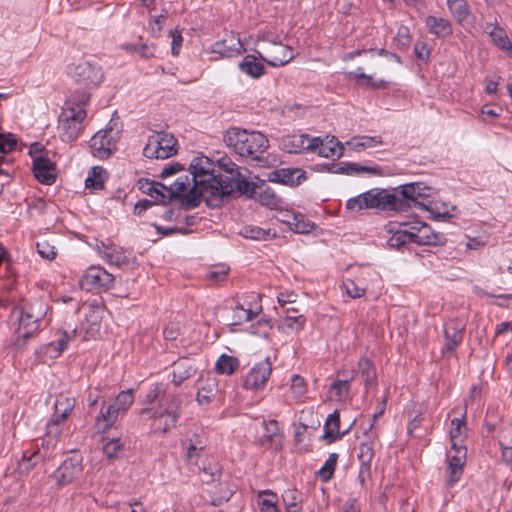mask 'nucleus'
<instances>
[{
  "mask_svg": "<svg viewBox=\"0 0 512 512\" xmlns=\"http://www.w3.org/2000/svg\"><path fill=\"white\" fill-rule=\"evenodd\" d=\"M142 414H147L152 420L151 428L156 433H167L174 428L180 418L181 398L167 392L163 383H155L145 396Z\"/></svg>",
  "mask_w": 512,
  "mask_h": 512,
  "instance_id": "nucleus-1",
  "label": "nucleus"
},
{
  "mask_svg": "<svg viewBox=\"0 0 512 512\" xmlns=\"http://www.w3.org/2000/svg\"><path fill=\"white\" fill-rule=\"evenodd\" d=\"M189 169L193 185L189 190L186 207L198 206L201 199H205L209 206H217L215 195L218 189H221L223 177L215 175L213 162L206 156L195 157L191 161Z\"/></svg>",
  "mask_w": 512,
  "mask_h": 512,
  "instance_id": "nucleus-2",
  "label": "nucleus"
},
{
  "mask_svg": "<svg viewBox=\"0 0 512 512\" xmlns=\"http://www.w3.org/2000/svg\"><path fill=\"white\" fill-rule=\"evenodd\" d=\"M413 193H415V187L406 184L397 187L393 193L385 189L374 188L347 200L346 209L351 212H359L364 209L403 212L405 210L404 199L411 198Z\"/></svg>",
  "mask_w": 512,
  "mask_h": 512,
  "instance_id": "nucleus-3",
  "label": "nucleus"
},
{
  "mask_svg": "<svg viewBox=\"0 0 512 512\" xmlns=\"http://www.w3.org/2000/svg\"><path fill=\"white\" fill-rule=\"evenodd\" d=\"M48 310L49 305L39 298L24 301L14 308V313L18 316L16 346L23 348L26 341L41 329Z\"/></svg>",
  "mask_w": 512,
  "mask_h": 512,
  "instance_id": "nucleus-4",
  "label": "nucleus"
},
{
  "mask_svg": "<svg viewBox=\"0 0 512 512\" xmlns=\"http://www.w3.org/2000/svg\"><path fill=\"white\" fill-rule=\"evenodd\" d=\"M90 94L84 90L72 94L66 101L65 107L59 117L60 137L64 142H72L78 138L82 131V122L86 118V109Z\"/></svg>",
  "mask_w": 512,
  "mask_h": 512,
  "instance_id": "nucleus-5",
  "label": "nucleus"
},
{
  "mask_svg": "<svg viewBox=\"0 0 512 512\" xmlns=\"http://www.w3.org/2000/svg\"><path fill=\"white\" fill-rule=\"evenodd\" d=\"M223 141L239 156L253 160H259L268 148V139L264 134L239 127L228 129L224 133Z\"/></svg>",
  "mask_w": 512,
  "mask_h": 512,
  "instance_id": "nucleus-6",
  "label": "nucleus"
},
{
  "mask_svg": "<svg viewBox=\"0 0 512 512\" xmlns=\"http://www.w3.org/2000/svg\"><path fill=\"white\" fill-rule=\"evenodd\" d=\"M406 185L414 186L415 193L411 198L404 199L406 201H404L405 210L403 212H407L411 208H418L430 212L435 219L452 217L447 204L431 200L434 193L432 187L426 186L422 182H412Z\"/></svg>",
  "mask_w": 512,
  "mask_h": 512,
  "instance_id": "nucleus-7",
  "label": "nucleus"
},
{
  "mask_svg": "<svg viewBox=\"0 0 512 512\" xmlns=\"http://www.w3.org/2000/svg\"><path fill=\"white\" fill-rule=\"evenodd\" d=\"M75 403V398L66 394H59L56 397L54 413L46 425V441L48 444L56 445L61 433V423L69 417L71 411L75 407Z\"/></svg>",
  "mask_w": 512,
  "mask_h": 512,
  "instance_id": "nucleus-8",
  "label": "nucleus"
},
{
  "mask_svg": "<svg viewBox=\"0 0 512 512\" xmlns=\"http://www.w3.org/2000/svg\"><path fill=\"white\" fill-rule=\"evenodd\" d=\"M177 140L165 131L154 132L143 149V153L150 159H167L176 153Z\"/></svg>",
  "mask_w": 512,
  "mask_h": 512,
  "instance_id": "nucleus-9",
  "label": "nucleus"
},
{
  "mask_svg": "<svg viewBox=\"0 0 512 512\" xmlns=\"http://www.w3.org/2000/svg\"><path fill=\"white\" fill-rule=\"evenodd\" d=\"M120 133L119 129L112 128L111 126L95 133L90 140L92 155L99 159H107L111 156L117 149Z\"/></svg>",
  "mask_w": 512,
  "mask_h": 512,
  "instance_id": "nucleus-10",
  "label": "nucleus"
},
{
  "mask_svg": "<svg viewBox=\"0 0 512 512\" xmlns=\"http://www.w3.org/2000/svg\"><path fill=\"white\" fill-rule=\"evenodd\" d=\"M69 74L79 85L86 89L95 88L104 78L102 68L90 61H81L70 67Z\"/></svg>",
  "mask_w": 512,
  "mask_h": 512,
  "instance_id": "nucleus-11",
  "label": "nucleus"
},
{
  "mask_svg": "<svg viewBox=\"0 0 512 512\" xmlns=\"http://www.w3.org/2000/svg\"><path fill=\"white\" fill-rule=\"evenodd\" d=\"M80 286L87 291H107L114 286L115 277L101 266L88 267L80 279Z\"/></svg>",
  "mask_w": 512,
  "mask_h": 512,
  "instance_id": "nucleus-12",
  "label": "nucleus"
},
{
  "mask_svg": "<svg viewBox=\"0 0 512 512\" xmlns=\"http://www.w3.org/2000/svg\"><path fill=\"white\" fill-rule=\"evenodd\" d=\"M235 192L252 198L257 194L256 185L243 177L241 173L233 178H228L227 180L222 179L221 189H218L215 195V197H217V206L222 203L224 197L231 196Z\"/></svg>",
  "mask_w": 512,
  "mask_h": 512,
  "instance_id": "nucleus-13",
  "label": "nucleus"
},
{
  "mask_svg": "<svg viewBox=\"0 0 512 512\" xmlns=\"http://www.w3.org/2000/svg\"><path fill=\"white\" fill-rule=\"evenodd\" d=\"M83 470L82 457L74 453L67 457L64 462L52 474V478L59 486H65L72 483Z\"/></svg>",
  "mask_w": 512,
  "mask_h": 512,
  "instance_id": "nucleus-14",
  "label": "nucleus"
},
{
  "mask_svg": "<svg viewBox=\"0 0 512 512\" xmlns=\"http://www.w3.org/2000/svg\"><path fill=\"white\" fill-rule=\"evenodd\" d=\"M97 251L108 264L119 268L131 266L135 263V257L130 252L114 243L101 242L97 245Z\"/></svg>",
  "mask_w": 512,
  "mask_h": 512,
  "instance_id": "nucleus-15",
  "label": "nucleus"
},
{
  "mask_svg": "<svg viewBox=\"0 0 512 512\" xmlns=\"http://www.w3.org/2000/svg\"><path fill=\"white\" fill-rule=\"evenodd\" d=\"M272 372V364L269 358L255 364L243 380V387L247 390L262 389L267 383Z\"/></svg>",
  "mask_w": 512,
  "mask_h": 512,
  "instance_id": "nucleus-16",
  "label": "nucleus"
},
{
  "mask_svg": "<svg viewBox=\"0 0 512 512\" xmlns=\"http://www.w3.org/2000/svg\"><path fill=\"white\" fill-rule=\"evenodd\" d=\"M260 58L273 67L283 66L293 59V52L281 43H269L263 52H258Z\"/></svg>",
  "mask_w": 512,
  "mask_h": 512,
  "instance_id": "nucleus-17",
  "label": "nucleus"
},
{
  "mask_svg": "<svg viewBox=\"0 0 512 512\" xmlns=\"http://www.w3.org/2000/svg\"><path fill=\"white\" fill-rule=\"evenodd\" d=\"M385 231L390 234L387 244L391 248H401L407 243H413V231L408 223L390 221L385 225Z\"/></svg>",
  "mask_w": 512,
  "mask_h": 512,
  "instance_id": "nucleus-18",
  "label": "nucleus"
},
{
  "mask_svg": "<svg viewBox=\"0 0 512 512\" xmlns=\"http://www.w3.org/2000/svg\"><path fill=\"white\" fill-rule=\"evenodd\" d=\"M46 440L47 437L45 436L42 440L43 451L37 445L36 448H32L31 450L24 452L21 461L18 463V469L21 474L29 473L37 463L50 456L49 449L55 445L48 444Z\"/></svg>",
  "mask_w": 512,
  "mask_h": 512,
  "instance_id": "nucleus-19",
  "label": "nucleus"
},
{
  "mask_svg": "<svg viewBox=\"0 0 512 512\" xmlns=\"http://www.w3.org/2000/svg\"><path fill=\"white\" fill-rule=\"evenodd\" d=\"M33 172L35 178L42 184L51 185L56 180L55 164L45 156H36L33 159Z\"/></svg>",
  "mask_w": 512,
  "mask_h": 512,
  "instance_id": "nucleus-20",
  "label": "nucleus"
},
{
  "mask_svg": "<svg viewBox=\"0 0 512 512\" xmlns=\"http://www.w3.org/2000/svg\"><path fill=\"white\" fill-rule=\"evenodd\" d=\"M278 220L286 224L295 233L304 234L310 232L314 225L305 219L304 215L290 210L280 209Z\"/></svg>",
  "mask_w": 512,
  "mask_h": 512,
  "instance_id": "nucleus-21",
  "label": "nucleus"
},
{
  "mask_svg": "<svg viewBox=\"0 0 512 512\" xmlns=\"http://www.w3.org/2000/svg\"><path fill=\"white\" fill-rule=\"evenodd\" d=\"M244 51L240 38L235 34L227 35L224 39L212 45V52L221 57L231 58L239 56Z\"/></svg>",
  "mask_w": 512,
  "mask_h": 512,
  "instance_id": "nucleus-22",
  "label": "nucleus"
},
{
  "mask_svg": "<svg viewBox=\"0 0 512 512\" xmlns=\"http://www.w3.org/2000/svg\"><path fill=\"white\" fill-rule=\"evenodd\" d=\"M318 137L310 138L307 134L291 135L283 138L282 148L288 153H304L311 151Z\"/></svg>",
  "mask_w": 512,
  "mask_h": 512,
  "instance_id": "nucleus-23",
  "label": "nucleus"
},
{
  "mask_svg": "<svg viewBox=\"0 0 512 512\" xmlns=\"http://www.w3.org/2000/svg\"><path fill=\"white\" fill-rule=\"evenodd\" d=\"M464 326L456 321H449L445 324L443 351L452 352L463 340Z\"/></svg>",
  "mask_w": 512,
  "mask_h": 512,
  "instance_id": "nucleus-24",
  "label": "nucleus"
},
{
  "mask_svg": "<svg viewBox=\"0 0 512 512\" xmlns=\"http://www.w3.org/2000/svg\"><path fill=\"white\" fill-rule=\"evenodd\" d=\"M269 179L274 182L297 186L301 183L302 179H305V172L298 168H282L274 170Z\"/></svg>",
  "mask_w": 512,
  "mask_h": 512,
  "instance_id": "nucleus-25",
  "label": "nucleus"
},
{
  "mask_svg": "<svg viewBox=\"0 0 512 512\" xmlns=\"http://www.w3.org/2000/svg\"><path fill=\"white\" fill-rule=\"evenodd\" d=\"M344 146L332 137L330 140L324 142L318 137V142L313 143L311 152L317 153L321 157L334 158L341 157L343 154Z\"/></svg>",
  "mask_w": 512,
  "mask_h": 512,
  "instance_id": "nucleus-26",
  "label": "nucleus"
},
{
  "mask_svg": "<svg viewBox=\"0 0 512 512\" xmlns=\"http://www.w3.org/2000/svg\"><path fill=\"white\" fill-rule=\"evenodd\" d=\"M265 433L260 439L262 445L270 448L280 449L282 447L283 434L280 432L279 424L276 420L263 421Z\"/></svg>",
  "mask_w": 512,
  "mask_h": 512,
  "instance_id": "nucleus-27",
  "label": "nucleus"
},
{
  "mask_svg": "<svg viewBox=\"0 0 512 512\" xmlns=\"http://www.w3.org/2000/svg\"><path fill=\"white\" fill-rule=\"evenodd\" d=\"M365 435L368 437V440L360 444L358 459L360 465L371 466L374 458L375 439L378 437L377 433L373 431V423L369 425V428L365 431Z\"/></svg>",
  "mask_w": 512,
  "mask_h": 512,
  "instance_id": "nucleus-28",
  "label": "nucleus"
},
{
  "mask_svg": "<svg viewBox=\"0 0 512 512\" xmlns=\"http://www.w3.org/2000/svg\"><path fill=\"white\" fill-rule=\"evenodd\" d=\"M483 30L491 37L492 42L498 48L506 51L512 48V43L509 40L505 30L499 27L497 24L486 23L483 27Z\"/></svg>",
  "mask_w": 512,
  "mask_h": 512,
  "instance_id": "nucleus-29",
  "label": "nucleus"
},
{
  "mask_svg": "<svg viewBox=\"0 0 512 512\" xmlns=\"http://www.w3.org/2000/svg\"><path fill=\"white\" fill-rule=\"evenodd\" d=\"M413 231V243L420 245H437L440 242V235L433 233L425 223L420 226H411Z\"/></svg>",
  "mask_w": 512,
  "mask_h": 512,
  "instance_id": "nucleus-30",
  "label": "nucleus"
},
{
  "mask_svg": "<svg viewBox=\"0 0 512 512\" xmlns=\"http://www.w3.org/2000/svg\"><path fill=\"white\" fill-rule=\"evenodd\" d=\"M425 24L429 32L438 38L448 37L452 33L451 24L447 19L430 15L426 17Z\"/></svg>",
  "mask_w": 512,
  "mask_h": 512,
  "instance_id": "nucleus-31",
  "label": "nucleus"
},
{
  "mask_svg": "<svg viewBox=\"0 0 512 512\" xmlns=\"http://www.w3.org/2000/svg\"><path fill=\"white\" fill-rule=\"evenodd\" d=\"M358 372L362 377L366 391L376 387V369L370 360L361 358L358 362Z\"/></svg>",
  "mask_w": 512,
  "mask_h": 512,
  "instance_id": "nucleus-32",
  "label": "nucleus"
},
{
  "mask_svg": "<svg viewBox=\"0 0 512 512\" xmlns=\"http://www.w3.org/2000/svg\"><path fill=\"white\" fill-rule=\"evenodd\" d=\"M340 415L337 410L329 414L324 423V434L323 439H328V443H333L337 439H340L345 433H340Z\"/></svg>",
  "mask_w": 512,
  "mask_h": 512,
  "instance_id": "nucleus-33",
  "label": "nucleus"
},
{
  "mask_svg": "<svg viewBox=\"0 0 512 512\" xmlns=\"http://www.w3.org/2000/svg\"><path fill=\"white\" fill-rule=\"evenodd\" d=\"M119 414L115 405L110 404L107 407L103 405L99 415L96 417L95 426L97 430L104 432L109 429L115 423Z\"/></svg>",
  "mask_w": 512,
  "mask_h": 512,
  "instance_id": "nucleus-34",
  "label": "nucleus"
},
{
  "mask_svg": "<svg viewBox=\"0 0 512 512\" xmlns=\"http://www.w3.org/2000/svg\"><path fill=\"white\" fill-rule=\"evenodd\" d=\"M502 460L510 464L512 462V425L501 427L499 435Z\"/></svg>",
  "mask_w": 512,
  "mask_h": 512,
  "instance_id": "nucleus-35",
  "label": "nucleus"
},
{
  "mask_svg": "<svg viewBox=\"0 0 512 512\" xmlns=\"http://www.w3.org/2000/svg\"><path fill=\"white\" fill-rule=\"evenodd\" d=\"M218 392L217 381L213 377L204 380L202 386L199 387L196 400L200 405L209 404Z\"/></svg>",
  "mask_w": 512,
  "mask_h": 512,
  "instance_id": "nucleus-36",
  "label": "nucleus"
},
{
  "mask_svg": "<svg viewBox=\"0 0 512 512\" xmlns=\"http://www.w3.org/2000/svg\"><path fill=\"white\" fill-rule=\"evenodd\" d=\"M239 68L242 72L253 78H259L266 72L265 66L257 61L254 55H246L239 63Z\"/></svg>",
  "mask_w": 512,
  "mask_h": 512,
  "instance_id": "nucleus-37",
  "label": "nucleus"
},
{
  "mask_svg": "<svg viewBox=\"0 0 512 512\" xmlns=\"http://www.w3.org/2000/svg\"><path fill=\"white\" fill-rule=\"evenodd\" d=\"M195 374L194 367L188 360L182 359L174 364L172 382L174 385L179 386L185 380L189 379Z\"/></svg>",
  "mask_w": 512,
  "mask_h": 512,
  "instance_id": "nucleus-38",
  "label": "nucleus"
},
{
  "mask_svg": "<svg viewBox=\"0 0 512 512\" xmlns=\"http://www.w3.org/2000/svg\"><path fill=\"white\" fill-rule=\"evenodd\" d=\"M257 198L261 205L269 209L280 210L282 208L283 200L270 187L261 189L257 193Z\"/></svg>",
  "mask_w": 512,
  "mask_h": 512,
  "instance_id": "nucleus-39",
  "label": "nucleus"
},
{
  "mask_svg": "<svg viewBox=\"0 0 512 512\" xmlns=\"http://www.w3.org/2000/svg\"><path fill=\"white\" fill-rule=\"evenodd\" d=\"M106 179L107 171L100 166H94L90 169L85 180L86 188L100 190L104 187V182Z\"/></svg>",
  "mask_w": 512,
  "mask_h": 512,
  "instance_id": "nucleus-40",
  "label": "nucleus"
},
{
  "mask_svg": "<svg viewBox=\"0 0 512 512\" xmlns=\"http://www.w3.org/2000/svg\"><path fill=\"white\" fill-rule=\"evenodd\" d=\"M347 146L354 151H361L367 148H373L382 144L380 136H361L347 141Z\"/></svg>",
  "mask_w": 512,
  "mask_h": 512,
  "instance_id": "nucleus-41",
  "label": "nucleus"
},
{
  "mask_svg": "<svg viewBox=\"0 0 512 512\" xmlns=\"http://www.w3.org/2000/svg\"><path fill=\"white\" fill-rule=\"evenodd\" d=\"M465 457H466L465 455L459 454V455H454L449 458V465H448L449 477L447 480V484L449 486H452L454 483H456L460 479V477L462 475Z\"/></svg>",
  "mask_w": 512,
  "mask_h": 512,
  "instance_id": "nucleus-42",
  "label": "nucleus"
},
{
  "mask_svg": "<svg viewBox=\"0 0 512 512\" xmlns=\"http://www.w3.org/2000/svg\"><path fill=\"white\" fill-rule=\"evenodd\" d=\"M277 495L271 490H263L258 494L260 512H280L276 505Z\"/></svg>",
  "mask_w": 512,
  "mask_h": 512,
  "instance_id": "nucleus-43",
  "label": "nucleus"
},
{
  "mask_svg": "<svg viewBox=\"0 0 512 512\" xmlns=\"http://www.w3.org/2000/svg\"><path fill=\"white\" fill-rule=\"evenodd\" d=\"M240 234L247 239L258 240V241L259 240H267L271 237L276 236L275 232L272 233L270 229H263L261 227L253 226V225L244 226L241 229Z\"/></svg>",
  "mask_w": 512,
  "mask_h": 512,
  "instance_id": "nucleus-44",
  "label": "nucleus"
},
{
  "mask_svg": "<svg viewBox=\"0 0 512 512\" xmlns=\"http://www.w3.org/2000/svg\"><path fill=\"white\" fill-rule=\"evenodd\" d=\"M239 367V361L233 356L222 354L216 364L215 369L220 374L232 375Z\"/></svg>",
  "mask_w": 512,
  "mask_h": 512,
  "instance_id": "nucleus-45",
  "label": "nucleus"
},
{
  "mask_svg": "<svg viewBox=\"0 0 512 512\" xmlns=\"http://www.w3.org/2000/svg\"><path fill=\"white\" fill-rule=\"evenodd\" d=\"M306 322V318L303 315L296 316H284L281 321L279 328L285 332L290 333L293 331H299L303 328Z\"/></svg>",
  "mask_w": 512,
  "mask_h": 512,
  "instance_id": "nucleus-46",
  "label": "nucleus"
},
{
  "mask_svg": "<svg viewBox=\"0 0 512 512\" xmlns=\"http://www.w3.org/2000/svg\"><path fill=\"white\" fill-rule=\"evenodd\" d=\"M143 188L149 196L159 202L166 203L170 200L169 197H167V186L159 182H147L146 187Z\"/></svg>",
  "mask_w": 512,
  "mask_h": 512,
  "instance_id": "nucleus-47",
  "label": "nucleus"
},
{
  "mask_svg": "<svg viewBox=\"0 0 512 512\" xmlns=\"http://www.w3.org/2000/svg\"><path fill=\"white\" fill-rule=\"evenodd\" d=\"M348 75L358 82L360 80H365V86L373 89H382L386 87V82L383 80H374L372 76L364 73L362 67H358L355 71H351Z\"/></svg>",
  "mask_w": 512,
  "mask_h": 512,
  "instance_id": "nucleus-48",
  "label": "nucleus"
},
{
  "mask_svg": "<svg viewBox=\"0 0 512 512\" xmlns=\"http://www.w3.org/2000/svg\"><path fill=\"white\" fill-rule=\"evenodd\" d=\"M134 402V390L121 391L115 398L113 405L119 413H125Z\"/></svg>",
  "mask_w": 512,
  "mask_h": 512,
  "instance_id": "nucleus-49",
  "label": "nucleus"
},
{
  "mask_svg": "<svg viewBox=\"0 0 512 512\" xmlns=\"http://www.w3.org/2000/svg\"><path fill=\"white\" fill-rule=\"evenodd\" d=\"M190 186V180L187 175L177 178L170 187H167V197L169 199L177 198L181 193L188 190Z\"/></svg>",
  "mask_w": 512,
  "mask_h": 512,
  "instance_id": "nucleus-50",
  "label": "nucleus"
},
{
  "mask_svg": "<svg viewBox=\"0 0 512 512\" xmlns=\"http://www.w3.org/2000/svg\"><path fill=\"white\" fill-rule=\"evenodd\" d=\"M338 461V454L337 453H331L327 460L325 461L324 465L320 468L318 471V476L320 479L324 482L329 481L335 472V468Z\"/></svg>",
  "mask_w": 512,
  "mask_h": 512,
  "instance_id": "nucleus-51",
  "label": "nucleus"
},
{
  "mask_svg": "<svg viewBox=\"0 0 512 512\" xmlns=\"http://www.w3.org/2000/svg\"><path fill=\"white\" fill-rule=\"evenodd\" d=\"M123 447L119 438H112L103 444V452L108 459H118L123 454Z\"/></svg>",
  "mask_w": 512,
  "mask_h": 512,
  "instance_id": "nucleus-52",
  "label": "nucleus"
},
{
  "mask_svg": "<svg viewBox=\"0 0 512 512\" xmlns=\"http://www.w3.org/2000/svg\"><path fill=\"white\" fill-rule=\"evenodd\" d=\"M218 166L221 170L225 171L228 176L223 177V180H227L228 178H233L239 175L238 166L231 160L228 156H222L217 159Z\"/></svg>",
  "mask_w": 512,
  "mask_h": 512,
  "instance_id": "nucleus-53",
  "label": "nucleus"
},
{
  "mask_svg": "<svg viewBox=\"0 0 512 512\" xmlns=\"http://www.w3.org/2000/svg\"><path fill=\"white\" fill-rule=\"evenodd\" d=\"M69 340V334L66 331L62 332L61 337L57 341L47 345V352H54L52 356L58 357L66 349Z\"/></svg>",
  "mask_w": 512,
  "mask_h": 512,
  "instance_id": "nucleus-54",
  "label": "nucleus"
},
{
  "mask_svg": "<svg viewBox=\"0 0 512 512\" xmlns=\"http://www.w3.org/2000/svg\"><path fill=\"white\" fill-rule=\"evenodd\" d=\"M17 144V139L12 133H0V153L7 154L12 152ZM2 157L0 156V161Z\"/></svg>",
  "mask_w": 512,
  "mask_h": 512,
  "instance_id": "nucleus-55",
  "label": "nucleus"
},
{
  "mask_svg": "<svg viewBox=\"0 0 512 512\" xmlns=\"http://www.w3.org/2000/svg\"><path fill=\"white\" fill-rule=\"evenodd\" d=\"M466 425L463 419L454 418L451 421L450 438L464 439Z\"/></svg>",
  "mask_w": 512,
  "mask_h": 512,
  "instance_id": "nucleus-56",
  "label": "nucleus"
},
{
  "mask_svg": "<svg viewBox=\"0 0 512 512\" xmlns=\"http://www.w3.org/2000/svg\"><path fill=\"white\" fill-rule=\"evenodd\" d=\"M449 10L458 21H463L468 16V8L465 0H459L449 7Z\"/></svg>",
  "mask_w": 512,
  "mask_h": 512,
  "instance_id": "nucleus-57",
  "label": "nucleus"
},
{
  "mask_svg": "<svg viewBox=\"0 0 512 512\" xmlns=\"http://www.w3.org/2000/svg\"><path fill=\"white\" fill-rule=\"evenodd\" d=\"M343 286L346 293L352 298H360L365 294V288L359 286L354 280H345Z\"/></svg>",
  "mask_w": 512,
  "mask_h": 512,
  "instance_id": "nucleus-58",
  "label": "nucleus"
},
{
  "mask_svg": "<svg viewBox=\"0 0 512 512\" xmlns=\"http://www.w3.org/2000/svg\"><path fill=\"white\" fill-rule=\"evenodd\" d=\"M351 380H353V376L345 379H337L332 384L331 389L335 391L338 397L347 396L349 393V383Z\"/></svg>",
  "mask_w": 512,
  "mask_h": 512,
  "instance_id": "nucleus-59",
  "label": "nucleus"
},
{
  "mask_svg": "<svg viewBox=\"0 0 512 512\" xmlns=\"http://www.w3.org/2000/svg\"><path fill=\"white\" fill-rule=\"evenodd\" d=\"M234 317L237 319V323H241L251 321L255 317V314L251 309L237 305L234 310Z\"/></svg>",
  "mask_w": 512,
  "mask_h": 512,
  "instance_id": "nucleus-60",
  "label": "nucleus"
},
{
  "mask_svg": "<svg viewBox=\"0 0 512 512\" xmlns=\"http://www.w3.org/2000/svg\"><path fill=\"white\" fill-rule=\"evenodd\" d=\"M37 251L44 259L52 260L56 257L55 248L47 242L37 243Z\"/></svg>",
  "mask_w": 512,
  "mask_h": 512,
  "instance_id": "nucleus-61",
  "label": "nucleus"
},
{
  "mask_svg": "<svg viewBox=\"0 0 512 512\" xmlns=\"http://www.w3.org/2000/svg\"><path fill=\"white\" fill-rule=\"evenodd\" d=\"M414 54L418 59L427 61L430 55V49L427 43L424 41H417L414 45Z\"/></svg>",
  "mask_w": 512,
  "mask_h": 512,
  "instance_id": "nucleus-62",
  "label": "nucleus"
},
{
  "mask_svg": "<svg viewBox=\"0 0 512 512\" xmlns=\"http://www.w3.org/2000/svg\"><path fill=\"white\" fill-rule=\"evenodd\" d=\"M291 389L296 396H302L306 391L304 379L299 375H293Z\"/></svg>",
  "mask_w": 512,
  "mask_h": 512,
  "instance_id": "nucleus-63",
  "label": "nucleus"
},
{
  "mask_svg": "<svg viewBox=\"0 0 512 512\" xmlns=\"http://www.w3.org/2000/svg\"><path fill=\"white\" fill-rule=\"evenodd\" d=\"M220 478V471L217 466L208 467L203 469L202 481L204 483H211Z\"/></svg>",
  "mask_w": 512,
  "mask_h": 512,
  "instance_id": "nucleus-64",
  "label": "nucleus"
}]
</instances>
